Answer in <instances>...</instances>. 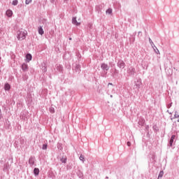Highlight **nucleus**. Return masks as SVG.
<instances>
[{"instance_id": "39", "label": "nucleus", "mask_w": 179, "mask_h": 179, "mask_svg": "<svg viewBox=\"0 0 179 179\" xmlns=\"http://www.w3.org/2000/svg\"><path fill=\"white\" fill-rule=\"evenodd\" d=\"M145 131L148 134H149V125L145 126Z\"/></svg>"}, {"instance_id": "49", "label": "nucleus", "mask_w": 179, "mask_h": 179, "mask_svg": "<svg viewBox=\"0 0 179 179\" xmlns=\"http://www.w3.org/2000/svg\"><path fill=\"white\" fill-rule=\"evenodd\" d=\"M106 179H108V176H106Z\"/></svg>"}, {"instance_id": "48", "label": "nucleus", "mask_w": 179, "mask_h": 179, "mask_svg": "<svg viewBox=\"0 0 179 179\" xmlns=\"http://www.w3.org/2000/svg\"><path fill=\"white\" fill-rule=\"evenodd\" d=\"M105 75H107V71L105 72Z\"/></svg>"}, {"instance_id": "29", "label": "nucleus", "mask_w": 179, "mask_h": 179, "mask_svg": "<svg viewBox=\"0 0 179 179\" xmlns=\"http://www.w3.org/2000/svg\"><path fill=\"white\" fill-rule=\"evenodd\" d=\"M66 160H67L66 157H62L60 159V162H62L64 163V164L66 163Z\"/></svg>"}, {"instance_id": "47", "label": "nucleus", "mask_w": 179, "mask_h": 179, "mask_svg": "<svg viewBox=\"0 0 179 179\" xmlns=\"http://www.w3.org/2000/svg\"><path fill=\"white\" fill-rule=\"evenodd\" d=\"M69 40H70V41L72 40V38H69Z\"/></svg>"}, {"instance_id": "46", "label": "nucleus", "mask_w": 179, "mask_h": 179, "mask_svg": "<svg viewBox=\"0 0 179 179\" xmlns=\"http://www.w3.org/2000/svg\"><path fill=\"white\" fill-rule=\"evenodd\" d=\"M2 117V115L1 114H0V120H1V117Z\"/></svg>"}, {"instance_id": "10", "label": "nucleus", "mask_w": 179, "mask_h": 179, "mask_svg": "<svg viewBox=\"0 0 179 179\" xmlns=\"http://www.w3.org/2000/svg\"><path fill=\"white\" fill-rule=\"evenodd\" d=\"M72 23H73V24H75L76 26H80V22H78V20H76V17H73Z\"/></svg>"}, {"instance_id": "6", "label": "nucleus", "mask_w": 179, "mask_h": 179, "mask_svg": "<svg viewBox=\"0 0 179 179\" xmlns=\"http://www.w3.org/2000/svg\"><path fill=\"white\" fill-rule=\"evenodd\" d=\"M101 69H102V71H103L104 72H107V71H108L110 69V66H108V64H106V63H102L101 64Z\"/></svg>"}, {"instance_id": "12", "label": "nucleus", "mask_w": 179, "mask_h": 179, "mask_svg": "<svg viewBox=\"0 0 179 179\" xmlns=\"http://www.w3.org/2000/svg\"><path fill=\"white\" fill-rule=\"evenodd\" d=\"M26 59H27V62H30V61L33 59V56L31 55V54L27 53L26 55Z\"/></svg>"}, {"instance_id": "44", "label": "nucleus", "mask_w": 179, "mask_h": 179, "mask_svg": "<svg viewBox=\"0 0 179 179\" xmlns=\"http://www.w3.org/2000/svg\"><path fill=\"white\" fill-rule=\"evenodd\" d=\"M113 86V83H109L108 84V86Z\"/></svg>"}, {"instance_id": "21", "label": "nucleus", "mask_w": 179, "mask_h": 179, "mask_svg": "<svg viewBox=\"0 0 179 179\" xmlns=\"http://www.w3.org/2000/svg\"><path fill=\"white\" fill-rule=\"evenodd\" d=\"M38 34H41V36H43V34H44V29H43V27H38Z\"/></svg>"}, {"instance_id": "17", "label": "nucleus", "mask_w": 179, "mask_h": 179, "mask_svg": "<svg viewBox=\"0 0 179 179\" xmlns=\"http://www.w3.org/2000/svg\"><path fill=\"white\" fill-rule=\"evenodd\" d=\"M34 174L35 176H38V174H40V169L38 168H34Z\"/></svg>"}, {"instance_id": "38", "label": "nucleus", "mask_w": 179, "mask_h": 179, "mask_svg": "<svg viewBox=\"0 0 179 179\" xmlns=\"http://www.w3.org/2000/svg\"><path fill=\"white\" fill-rule=\"evenodd\" d=\"M174 117L179 118V114L177 113V111L175 112Z\"/></svg>"}, {"instance_id": "36", "label": "nucleus", "mask_w": 179, "mask_h": 179, "mask_svg": "<svg viewBox=\"0 0 179 179\" xmlns=\"http://www.w3.org/2000/svg\"><path fill=\"white\" fill-rule=\"evenodd\" d=\"M138 38H141V37H142V31H138Z\"/></svg>"}, {"instance_id": "25", "label": "nucleus", "mask_w": 179, "mask_h": 179, "mask_svg": "<svg viewBox=\"0 0 179 179\" xmlns=\"http://www.w3.org/2000/svg\"><path fill=\"white\" fill-rule=\"evenodd\" d=\"M93 29V24L92 23H88L87 24V30L90 31V30Z\"/></svg>"}, {"instance_id": "4", "label": "nucleus", "mask_w": 179, "mask_h": 179, "mask_svg": "<svg viewBox=\"0 0 179 179\" xmlns=\"http://www.w3.org/2000/svg\"><path fill=\"white\" fill-rule=\"evenodd\" d=\"M28 163L30 165V167H33V166L36 163V157L31 156L29 159Z\"/></svg>"}, {"instance_id": "43", "label": "nucleus", "mask_w": 179, "mask_h": 179, "mask_svg": "<svg viewBox=\"0 0 179 179\" xmlns=\"http://www.w3.org/2000/svg\"><path fill=\"white\" fill-rule=\"evenodd\" d=\"M51 3H54L55 2V0H50Z\"/></svg>"}, {"instance_id": "5", "label": "nucleus", "mask_w": 179, "mask_h": 179, "mask_svg": "<svg viewBox=\"0 0 179 179\" xmlns=\"http://www.w3.org/2000/svg\"><path fill=\"white\" fill-rule=\"evenodd\" d=\"M136 70L134 67L131 66L127 69V73L129 75V76H134L136 73Z\"/></svg>"}, {"instance_id": "19", "label": "nucleus", "mask_w": 179, "mask_h": 179, "mask_svg": "<svg viewBox=\"0 0 179 179\" xmlns=\"http://www.w3.org/2000/svg\"><path fill=\"white\" fill-rule=\"evenodd\" d=\"M57 71H58V72H63L64 71V67H62V65H57V66L56 67Z\"/></svg>"}, {"instance_id": "20", "label": "nucleus", "mask_w": 179, "mask_h": 179, "mask_svg": "<svg viewBox=\"0 0 179 179\" xmlns=\"http://www.w3.org/2000/svg\"><path fill=\"white\" fill-rule=\"evenodd\" d=\"M27 79H29V76L27 75V73H24L22 74V80L24 82H26V80H27Z\"/></svg>"}, {"instance_id": "2", "label": "nucleus", "mask_w": 179, "mask_h": 179, "mask_svg": "<svg viewBox=\"0 0 179 179\" xmlns=\"http://www.w3.org/2000/svg\"><path fill=\"white\" fill-rule=\"evenodd\" d=\"M142 86V79L138 78L136 81L134 82V89H137L139 90L141 89V87Z\"/></svg>"}, {"instance_id": "35", "label": "nucleus", "mask_w": 179, "mask_h": 179, "mask_svg": "<svg viewBox=\"0 0 179 179\" xmlns=\"http://www.w3.org/2000/svg\"><path fill=\"white\" fill-rule=\"evenodd\" d=\"M32 0H25L26 5H29V3H31Z\"/></svg>"}, {"instance_id": "33", "label": "nucleus", "mask_w": 179, "mask_h": 179, "mask_svg": "<svg viewBox=\"0 0 179 179\" xmlns=\"http://www.w3.org/2000/svg\"><path fill=\"white\" fill-rule=\"evenodd\" d=\"M50 112L52 113V114H54V113H55V109L52 107L50 108Z\"/></svg>"}, {"instance_id": "11", "label": "nucleus", "mask_w": 179, "mask_h": 179, "mask_svg": "<svg viewBox=\"0 0 179 179\" xmlns=\"http://www.w3.org/2000/svg\"><path fill=\"white\" fill-rule=\"evenodd\" d=\"M145 122H146V120H145V119L143 118H140L138 120V125H140L141 127H143V125H145Z\"/></svg>"}, {"instance_id": "3", "label": "nucleus", "mask_w": 179, "mask_h": 179, "mask_svg": "<svg viewBox=\"0 0 179 179\" xmlns=\"http://www.w3.org/2000/svg\"><path fill=\"white\" fill-rule=\"evenodd\" d=\"M117 66L120 68V69H124V68H125V62H124V60L121 59H118Z\"/></svg>"}, {"instance_id": "22", "label": "nucleus", "mask_w": 179, "mask_h": 179, "mask_svg": "<svg viewBox=\"0 0 179 179\" xmlns=\"http://www.w3.org/2000/svg\"><path fill=\"white\" fill-rule=\"evenodd\" d=\"M95 9L98 13H100V12H101V6H96Z\"/></svg>"}, {"instance_id": "9", "label": "nucleus", "mask_w": 179, "mask_h": 179, "mask_svg": "<svg viewBox=\"0 0 179 179\" xmlns=\"http://www.w3.org/2000/svg\"><path fill=\"white\" fill-rule=\"evenodd\" d=\"M21 68H22V70L23 71V72H27V71H29V66L26 63H23L21 65Z\"/></svg>"}, {"instance_id": "52", "label": "nucleus", "mask_w": 179, "mask_h": 179, "mask_svg": "<svg viewBox=\"0 0 179 179\" xmlns=\"http://www.w3.org/2000/svg\"><path fill=\"white\" fill-rule=\"evenodd\" d=\"M110 97L113 98V95H110Z\"/></svg>"}, {"instance_id": "14", "label": "nucleus", "mask_w": 179, "mask_h": 179, "mask_svg": "<svg viewBox=\"0 0 179 179\" xmlns=\"http://www.w3.org/2000/svg\"><path fill=\"white\" fill-rule=\"evenodd\" d=\"M6 16H8V17H12V15H13V11H12L11 10H7L6 12Z\"/></svg>"}, {"instance_id": "32", "label": "nucleus", "mask_w": 179, "mask_h": 179, "mask_svg": "<svg viewBox=\"0 0 179 179\" xmlns=\"http://www.w3.org/2000/svg\"><path fill=\"white\" fill-rule=\"evenodd\" d=\"M17 3H19V1L17 0H14L12 2V5H13L14 6H16Z\"/></svg>"}, {"instance_id": "23", "label": "nucleus", "mask_w": 179, "mask_h": 179, "mask_svg": "<svg viewBox=\"0 0 179 179\" xmlns=\"http://www.w3.org/2000/svg\"><path fill=\"white\" fill-rule=\"evenodd\" d=\"M152 129L155 132H159V127H157V124H154L152 126Z\"/></svg>"}, {"instance_id": "7", "label": "nucleus", "mask_w": 179, "mask_h": 179, "mask_svg": "<svg viewBox=\"0 0 179 179\" xmlns=\"http://www.w3.org/2000/svg\"><path fill=\"white\" fill-rule=\"evenodd\" d=\"M73 70L75 71L76 72H77V73H80V64H76L73 66Z\"/></svg>"}, {"instance_id": "8", "label": "nucleus", "mask_w": 179, "mask_h": 179, "mask_svg": "<svg viewBox=\"0 0 179 179\" xmlns=\"http://www.w3.org/2000/svg\"><path fill=\"white\" fill-rule=\"evenodd\" d=\"M174 139H176V135H172L169 140V144L168 145V146H169V148L173 147V143H174Z\"/></svg>"}, {"instance_id": "18", "label": "nucleus", "mask_w": 179, "mask_h": 179, "mask_svg": "<svg viewBox=\"0 0 179 179\" xmlns=\"http://www.w3.org/2000/svg\"><path fill=\"white\" fill-rule=\"evenodd\" d=\"M4 90L7 92H9V90H10V85L9 83H6L4 85Z\"/></svg>"}, {"instance_id": "51", "label": "nucleus", "mask_w": 179, "mask_h": 179, "mask_svg": "<svg viewBox=\"0 0 179 179\" xmlns=\"http://www.w3.org/2000/svg\"><path fill=\"white\" fill-rule=\"evenodd\" d=\"M133 41H135V38H134V40H133Z\"/></svg>"}, {"instance_id": "40", "label": "nucleus", "mask_w": 179, "mask_h": 179, "mask_svg": "<svg viewBox=\"0 0 179 179\" xmlns=\"http://www.w3.org/2000/svg\"><path fill=\"white\" fill-rule=\"evenodd\" d=\"M109 65H110V68H113V66H115L114 63H111V62L109 63Z\"/></svg>"}, {"instance_id": "50", "label": "nucleus", "mask_w": 179, "mask_h": 179, "mask_svg": "<svg viewBox=\"0 0 179 179\" xmlns=\"http://www.w3.org/2000/svg\"><path fill=\"white\" fill-rule=\"evenodd\" d=\"M153 160H155V157H152Z\"/></svg>"}, {"instance_id": "31", "label": "nucleus", "mask_w": 179, "mask_h": 179, "mask_svg": "<svg viewBox=\"0 0 179 179\" xmlns=\"http://www.w3.org/2000/svg\"><path fill=\"white\" fill-rule=\"evenodd\" d=\"M80 160L83 162V163H85V156H83V155H80Z\"/></svg>"}, {"instance_id": "34", "label": "nucleus", "mask_w": 179, "mask_h": 179, "mask_svg": "<svg viewBox=\"0 0 179 179\" xmlns=\"http://www.w3.org/2000/svg\"><path fill=\"white\" fill-rule=\"evenodd\" d=\"M149 43L151 44L152 47H153L155 45V43H153V41H152V39L150 38H149Z\"/></svg>"}, {"instance_id": "26", "label": "nucleus", "mask_w": 179, "mask_h": 179, "mask_svg": "<svg viewBox=\"0 0 179 179\" xmlns=\"http://www.w3.org/2000/svg\"><path fill=\"white\" fill-rule=\"evenodd\" d=\"M152 48L156 54H160V52L159 51V49H157L156 45H154Z\"/></svg>"}, {"instance_id": "27", "label": "nucleus", "mask_w": 179, "mask_h": 179, "mask_svg": "<svg viewBox=\"0 0 179 179\" xmlns=\"http://www.w3.org/2000/svg\"><path fill=\"white\" fill-rule=\"evenodd\" d=\"M163 176H164V171H161L158 175V178L157 179H160L163 177Z\"/></svg>"}, {"instance_id": "45", "label": "nucleus", "mask_w": 179, "mask_h": 179, "mask_svg": "<svg viewBox=\"0 0 179 179\" xmlns=\"http://www.w3.org/2000/svg\"><path fill=\"white\" fill-rule=\"evenodd\" d=\"M173 69H175L176 71H178L177 69H176V67H174Z\"/></svg>"}, {"instance_id": "15", "label": "nucleus", "mask_w": 179, "mask_h": 179, "mask_svg": "<svg viewBox=\"0 0 179 179\" xmlns=\"http://www.w3.org/2000/svg\"><path fill=\"white\" fill-rule=\"evenodd\" d=\"M9 170V163L5 164L3 165V171L6 173V171H8Z\"/></svg>"}, {"instance_id": "41", "label": "nucleus", "mask_w": 179, "mask_h": 179, "mask_svg": "<svg viewBox=\"0 0 179 179\" xmlns=\"http://www.w3.org/2000/svg\"><path fill=\"white\" fill-rule=\"evenodd\" d=\"M127 144V146L129 147L131 146V142L128 141Z\"/></svg>"}, {"instance_id": "30", "label": "nucleus", "mask_w": 179, "mask_h": 179, "mask_svg": "<svg viewBox=\"0 0 179 179\" xmlns=\"http://www.w3.org/2000/svg\"><path fill=\"white\" fill-rule=\"evenodd\" d=\"M106 13L108 15H111V13H113V9L108 8V10H106Z\"/></svg>"}, {"instance_id": "1", "label": "nucleus", "mask_w": 179, "mask_h": 179, "mask_svg": "<svg viewBox=\"0 0 179 179\" xmlns=\"http://www.w3.org/2000/svg\"><path fill=\"white\" fill-rule=\"evenodd\" d=\"M26 34H27V31H18L17 38L20 41L24 40L26 38Z\"/></svg>"}, {"instance_id": "24", "label": "nucleus", "mask_w": 179, "mask_h": 179, "mask_svg": "<svg viewBox=\"0 0 179 179\" xmlns=\"http://www.w3.org/2000/svg\"><path fill=\"white\" fill-rule=\"evenodd\" d=\"M57 149H58V150H64V147H62V143H57Z\"/></svg>"}, {"instance_id": "37", "label": "nucleus", "mask_w": 179, "mask_h": 179, "mask_svg": "<svg viewBox=\"0 0 179 179\" xmlns=\"http://www.w3.org/2000/svg\"><path fill=\"white\" fill-rule=\"evenodd\" d=\"M172 106H173V102H171V103H170L169 104H168V105L166 106V107H167V108H171Z\"/></svg>"}, {"instance_id": "13", "label": "nucleus", "mask_w": 179, "mask_h": 179, "mask_svg": "<svg viewBox=\"0 0 179 179\" xmlns=\"http://www.w3.org/2000/svg\"><path fill=\"white\" fill-rule=\"evenodd\" d=\"M41 69L43 73H45V72H47V66L45 64V62H43L41 64Z\"/></svg>"}, {"instance_id": "53", "label": "nucleus", "mask_w": 179, "mask_h": 179, "mask_svg": "<svg viewBox=\"0 0 179 179\" xmlns=\"http://www.w3.org/2000/svg\"><path fill=\"white\" fill-rule=\"evenodd\" d=\"M0 73H1V70H0Z\"/></svg>"}, {"instance_id": "42", "label": "nucleus", "mask_w": 179, "mask_h": 179, "mask_svg": "<svg viewBox=\"0 0 179 179\" xmlns=\"http://www.w3.org/2000/svg\"><path fill=\"white\" fill-rule=\"evenodd\" d=\"M169 71H171V73H169V75H172L173 74V71H171V69H169Z\"/></svg>"}, {"instance_id": "16", "label": "nucleus", "mask_w": 179, "mask_h": 179, "mask_svg": "<svg viewBox=\"0 0 179 179\" xmlns=\"http://www.w3.org/2000/svg\"><path fill=\"white\" fill-rule=\"evenodd\" d=\"M77 176H78V178L83 179V172H82L80 170H78L77 171Z\"/></svg>"}, {"instance_id": "28", "label": "nucleus", "mask_w": 179, "mask_h": 179, "mask_svg": "<svg viewBox=\"0 0 179 179\" xmlns=\"http://www.w3.org/2000/svg\"><path fill=\"white\" fill-rule=\"evenodd\" d=\"M47 148H48V144L47 143L43 144V146H42L43 150H47Z\"/></svg>"}]
</instances>
